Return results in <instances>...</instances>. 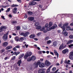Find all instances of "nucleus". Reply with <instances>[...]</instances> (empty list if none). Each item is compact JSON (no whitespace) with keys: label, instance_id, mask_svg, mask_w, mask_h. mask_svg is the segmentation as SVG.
Returning a JSON list of instances; mask_svg holds the SVG:
<instances>
[{"label":"nucleus","instance_id":"nucleus-1","mask_svg":"<svg viewBox=\"0 0 73 73\" xmlns=\"http://www.w3.org/2000/svg\"><path fill=\"white\" fill-rule=\"evenodd\" d=\"M60 28L62 29L63 31L62 32V33L64 34V35L65 36H67L68 33L66 32V30H65V28H64V27H60Z\"/></svg>","mask_w":73,"mask_h":73},{"label":"nucleus","instance_id":"nucleus-2","mask_svg":"<svg viewBox=\"0 0 73 73\" xmlns=\"http://www.w3.org/2000/svg\"><path fill=\"white\" fill-rule=\"evenodd\" d=\"M32 52H27L26 53L25 55L24 56L25 59H27L28 57L32 55Z\"/></svg>","mask_w":73,"mask_h":73},{"label":"nucleus","instance_id":"nucleus-3","mask_svg":"<svg viewBox=\"0 0 73 73\" xmlns=\"http://www.w3.org/2000/svg\"><path fill=\"white\" fill-rule=\"evenodd\" d=\"M40 0H34L33 1L30 2L29 4L30 5H34L36 4V2L34 1H40Z\"/></svg>","mask_w":73,"mask_h":73},{"label":"nucleus","instance_id":"nucleus-4","mask_svg":"<svg viewBox=\"0 0 73 73\" xmlns=\"http://www.w3.org/2000/svg\"><path fill=\"white\" fill-rule=\"evenodd\" d=\"M40 64V61H38L37 63L35 62L33 64V67L35 68H37V67H38V64Z\"/></svg>","mask_w":73,"mask_h":73},{"label":"nucleus","instance_id":"nucleus-5","mask_svg":"<svg viewBox=\"0 0 73 73\" xmlns=\"http://www.w3.org/2000/svg\"><path fill=\"white\" fill-rule=\"evenodd\" d=\"M7 28L5 26H2L0 28V32H3V31H4L5 29H6Z\"/></svg>","mask_w":73,"mask_h":73},{"label":"nucleus","instance_id":"nucleus-6","mask_svg":"<svg viewBox=\"0 0 73 73\" xmlns=\"http://www.w3.org/2000/svg\"><path fill=\"white\" fill-rule=\"evenodd\" d=\"M8 33L5 34L3 36V39L5 41L7 40V38H8Z\"/></svg>","mask_w":73,"mask_h":73},{"label":"nucleus","instance_id":"nucleus-7","mask_svg":"<svg viewBox=\"0 0 73 73\" xmlns=\"http://www.w3.org/2000/svg\"><path fill=\"white\" fill-rule=\"evenodd\" d=\"M69 58L71 60H73V52H71L70 53Z\"/></svg>","mask_w":73,"mask_h":73},{"label":"nucleus","instance_id":"nucleus-8","mask_svg":"<svg viewBox=\"0 0 73 73\" xmlns=\"http://www.w3.org/2000/svg\"><path fill=\"white\" fill-rule=\"evenodd\" d=\"M68 52H69V50L68 49H66L62 51V53L63 54H65L66 53H68Z\"/></svg>","mask_w":73,"mask_h":73},{"label":"nucleus","instance_id":"nucleus-9","mask_svg":"<svg viewBox=\"0 0 73 73\" xmlns=\"http://www.w3.org/2000/svg\"><path fill=\"white\" fill-rule=\"evenodd\" d=\"M45 64L46 66H49V65H50V62H49V61L47 60H46L45 61Z\"/></svg>","mask_w":73,"mask_h":73},{"label":"nucleus","instance_id":"nucleus-10","mask_svg":"<svg viewBox=\"0 0 73 73\" xmlns=\"http://www.w3.org/2000/svg\"><path fill=\"white\" fill-rule=\"evenodd\" d=\"M8 45V43L7 42H5L2 45L3 47H6Z\"/></svg>","mask_w":73,"mask_h":73},{"label":"nucleus","instance_id":"nucleus-11","mask_svg":"<svg viewBox=\"0 0 73 73\" xmlns=\"http://www.w3.org/2000/svg\"><path fill=\"white\" fill-rule=\"evenodd\" d=\"M40 63V64H38L39 65V67L40 68H43L45 66V64H44V63H42L41 64Z\"/></svg>","mask_w":73,"mask_h":73},{"label":"nucleus","instance_id":"nucleus-12","mask_svg":"<svg viewBox=\"0 0 73 73\" xmlns=\"http://www.w3.org/2000/svg\"><path fill=\"white\" fill-rule=\"evenodd\" d=\"M56 28H57V25L56 24H54V26H52L50 28L51 29H54Z\"/></svg>","mask_w":73,"mask_h":73},{"label":"nucleus","instance_id":"nucleus-13","mask_svg":"<svg viewBox=\"0 0 73 73\" xmlns=\"http://www.w3.org/2000/svg\"><path fill=\"white\" fill-rule=\"evenodd\" d=\"M31 58L32 60H33V61H34V60H36V56L33 55L32 56Z\"/></svg>","mask_w":73,"mask_h":73},{"label":"nucleus","instance_id":"nucleus-14","mask_svg":"<svg viewBox=\"0 0 73 73\" xmlns=\"http://www.w3.org/2000/svg\"><path fill=\"white\" fill-rule=\"evenodd\" d=\"M34 18L33 17H30L28 18V19L30 21H33L34 20Z\"/></svg>","mask_w":73,"mask_h":73},{"label":"nucleus","instance_id":"nucleus-15","mask_svg":"<svg viewBox=\"0 0 73 73\" xmlns=\"http://www.w3.org/2000/svg\"><path fill=\"white\" fill-rule=\"evenodd\" d=\"M54 53L56 56H57V58H58L59 56L58 53H57V51H56V50H54Z\"/></svg>","mask_w":73,"mask_h":73},{"label":"nucleus","instance_id":"nucleus-16","mask_svg":"<svg viewBox=\"0 0 73 73\" xmlns=\"http://www.w3.org/2000/svg\"><path fill=\"white\" fill-rule=\"evenodd\" d=\"M15 40L16 41H19V37L16 36L15 38Z\"/></svg>","mask_w":73,"mask_h":73},{"label":"nucleus","instance_id":"nucleus-17","mask_svg":"<svg viewBox=\"0 0 73 73\" xmlns=\"http://www.w3.org/2000/svg\"><path fill=\"white\" fill-rule=\"evenodd\" d=\"M35 37V35H31L29 36V37L30 38H34Z\"/></svg>","mask_w":73,"mask_h":73},{"label":"nucleus","instance_id":"nucleus-18","mask_svg":"<svg viewBox=\"0 0 73 73\" xmlns=\"http://www.w3.org/2000/svg\"><path fill=\"white\" fill-rule=\"evenodd\" d=\"M56 45H57V42H56V41H55L53 42L52 46H56Z\"/></svg>","mask_w":73,"mask_h":73},{"label":"nucleus","instance_id":"nucleus-19","mask_svg":"<svg viewBox=\"0 0 73 73\" xmlns=\"http://www.w3.org/2000/svg\"><path fill=\"white\" fill-rule=\"evenodd\" d=\"M71 28H70V27H67L66 28V30L67 31H69V30H70V31H73V29H71Z\"/></svg>","mask_w":73,"mask_h":73},{"label":"nucleus","instance_id":"nucleus-20","mask_svg":"<svg viewBox=\"0 0 73 73\" xmlns=\"http://www.w3.org/2000/svg\"><path fill=\"white\" fill-rule=\"evenodd\" d=\"M28 35H29V33L27 32L24 33V37H27Z\"/></svg>","mask_w":73,"mask_h":73},{"label":"nucleus","instance_id":"nucleus-21","mask_svg":"<svg viewBox=\"0 0 73 73\" xmlns=\"http://www.w3.org/2000/svg\"><path fill=\"white\" fill-rule=\"evenodd\" d=\"M11 23H12L13 24V25H16V24L17 23V22H16V21H12V20L11 21Z\"/></svg>","mask_w":73,"mask_h":73},{"label":"nucleus","instance_id":"nucleus-22","mask_svg":"<svg viewBox=\"0 0 73 73\" xmlns=\"http://www.w3.org/2000/svg\"><path fill=\"white\" fill-rule=\"evenodd\" d=\"M67 25H68V23H66L65 24L63 25V26H61L60 27H62L63 28L64 27L65 28V27H66L67 26Z\"/></svg>","mask_w":73,"mask_h":73},{"label":"nucleus","instance_id":"nucleus-23","mask_svg":"<svg viewBox=\"0 0 73 73\" xmlns=\"http://www.w3.org/2000/svg\"><path fill=\"white\" fill-rule=\"evenodd\" d=\"M24 56V54H21L20 55H19V59H20V58H21L23 56Z\"/></svg>","mask_w":73,"mask_h":73},{"label":"nucleus","instance_id":"nucleus-24","mask_svg":"<svg viewBox=\"0 0 73 73\" xmlns=\"http://www.w3.org/2000/svg\"><path fill=\"white\" fill-rule=\"evenodd\" d=\"M12 48V47L11 46H9L7 47L6 48V50H8V49H11V48Z\"/></svg>","mask_w":73,"mask_h":73},{"label":"nucleus","instance_id":"nucleus-25","mask_svg":"<svg viewBox=\"0 0 73 73\" xmlns=\"http://www.w3.org/2000/svg\"><path fill=\"white\" fill-rule=\"evenodd\" d=\"M73 42V40H70L69 41L67 42V44H70V43H72V42Z\"/></svg>","mask_w":73,"mask_h":73},{"label":"nucleus","instance_id":"nucleus-26","mask_svg":"<svg viewBox=\"0 0 73 73\" xmlns=\"http://www.w3.org/2000/svg\"><path fill=\"white\" fill-rule=\"evenodd\" d=\"M51 67H52V66H50L48 69V70L46 71L47 73H48L50 72V68H51Z\"/></svg>","mask_w":73,"mask_h":73},{"label":"nucleus","instance_id":"nucleus-27","mask_svg":"<svg viewBox=\"0 0 73 73\" xmlns=\"http://www.w3.org/2000/svg\"><path fill=\"white\" fill-rule=\"evenodd\" d=\"M27 13L29 15H32L33 14V13L31 11H28Z\"/></svg>","mask_w":73,"mask_h":73},{"label":"nucleus","instance_id":"nucleus-28","mask_svg":"<svg viewBox=\"0 0 73 73\" xmlns=\"http://www.w3.org/2000/svg\"><path fill=\"white\" fill-rule=\"evenodd\" d=\"M21 64V60H19L18 62V64H19L18 66H20Z\"/></svg>","mask_w":73,"mask_h":73},{"label":"nucleus","instance_id":"nucleus-29","mask_svg":"<svg viewBox=\"0 0 73 73\" xmlns=\"http://www.w3.org/2000/svg\"><path fill=\"white\" fill-rule=\"evenodd\" d=\"M24 40V38L23 37H21L20 39H19V41L20 42H21Z\"/></svg>","mask_w":73,"mask_h":73},{"label":"nucleus","instance_id":"nucleus-30","mask_svg":"<svg viewBox=\"0 0 73 73\" xmlns=\"http://www.w3.org/2000/svg\"><path fill=\"white\" fill-rule=\"evenodd\" d=\"M68 47L70 48H73V44L69 45H68Z\"/></svg>","mask_w":73,"mask_h":73},{"label":"nucleus","instance_id":"nucleus-31","mask_svg":"<svg viewBox=\"0 0 73 73\" xmlns=\"http://www.w3.org/2000/svg\"><path fill=\"white\" fill-rule=\"evenodd\" d=\"M64 45L63 44H62L61 45H60L59 48V49H62V48H63V45Z\"/></svg>","mask_w":73,"mask_h":73},{"label":"nucleus","instance_id":"nucleus-32","mask_svg":"<svg viewBox=\"0 0 73 73\" xmlns=\"http://www.w3.org/2000/svg\"><path fill=\"white\" fill-rule=\"evenodd\" d=\"M49 38H49V37L47 36L46 37V38H45L44 40H45V41H47V40H48Z\"/></svg>","mask_w":73,"mask_h":73},{"label":"nucleus","instance_id":"nucleus-33","mask_svg":"<svg viewBox=\"0 0 73 73\" xmlns=\"http://www.w3.org/2000/svg\"><path fill=\"white\" fill-rule=\"evenodd\" d=\"M36 29H41V26H39L37 27L36 28Z\"/></svg>","mask_w":73,"mask_h":73},{"label":"nucleus","instance_id":"nucleus-34","mask_svg":"<svg viewBox=\"0 0 73 73\" xmlns=\"http://www.w3.org/2000/svg\"><path fill=\"white\" fill-rule=\"evenodd\" d=\"M17 6H18V5H17L13 4L11 6V7H17Z\"/></svg>","mask_w":73,"mask_h":73},{"label":"nucleus","instance_id":"nucleus-35","mask_svg":"<svg viewBox=\"0 0 73 73\" xmlns=\"http://www.w3.org/2000/svg\"><path fill=\"white\" fill-rule=\"evenodd\" d=\"M8 7V6H4L3 5H1L0 6V8H6V7Z\"/></svg>","mask_w":73,"mask_h":73},{"label":"nucleus","instance_id":"nucleus-36","mask_svg":"<svg viewBox=\"0 0 73 73\" xmlns=\"http://www.w3.org/2000/svg\"><path fill=\"white\" fill-rule=\"evenodd\" d=\"M64 63L66 64H70V63H68V61H67V59H66L64 61Z\"/></svg>","mask_w":73,"mask_h":73},{"label":"nucleus","instance_id":"nucleus-37","mask_svg":"<svg viewBox=\"0 0 73 73\" xmlns=\"http://www.w3.org/2000/svg\"><path fill=\"white\" fill-rule=\"evenodd\" d=\"M35 25L36 26V27H38V25H39V23L38 22L36 23H35Z\"/></svg>","mask_w":73,"mask_h":73},{"label":"nucleus","instance_id":"nucleus-38","mask_svg":"<svg viewBox=\"0 0 73 73\" xmlns=\"http://www.w3.org/2000/svg\"><path fill=\"white\" fill-rule=\"evenodd\" d=\"M27 61H31L32 60V59L31 58H29L27 59Z\"/></svg>","mask_w":73,"mask_h":73},{"label":"nucleus","instance_id":"nucleus-39","mask_svg":"<svg viewBox=\"0 0 73 73\" xmlns=\"http://www.w3.org/2000/svg\"><path fill=\"white\" fill-rule=\"evenodd\" d=\"M10 8H9L7 9V11H6V12H9L10 11Z\"/></svg>","mask_w":73,"mask_h":73},{"label":"nucleus","instance_id":"nucleus-40","mask_svg":"<svg viewBox=\"0 0 73 73\" xmlns=\"http://www.w3.org/2000/svg\"><path fill=\"white\" fill-rule=\"evenodd\" d=\"M53 25L52 22H50L49 23V27H51Z\"/></svg>","mask_w":73,"mask_h":73},{"label":"nucleus","instance_id":"nucleus-41","mask_svg":"<svg viewBox=\"0 0 73 73\" xmlns=\"http://www.w3.org/2000/svg\"><path fill=\"white\" fill-rule=\"evenodd\" d=\"M51 42V40H49L47 41V44H50V43Z\"/></svg>","mask_w":73,"mask_h":73},{"label":"nucleus","instance_id":"nucleus-42","mask_svg":"<svg viewBox=\"0 0 73 73\" xmlns=\"http://www.w3.org/2000/svg\"><path fill=\"white\" fill-rule=\"evenodd\" d=\"M41 35V33H38L37 34V36H40V35Z\"/></svg>","mask_w":73,"mask_h":73},{"label":"nucleus","instance_id":"nucleus-43","mask_svg":"<svg viewBox=\"0 0 73 73\" xmlns=\"http://www.w3.org/2000/svg\"><path fill=\"white\" fill-rule=\"evenodd\" d=\"M9 57H6L4 58V60H8V59H9Z\"/></svg>","mask_w":73,"mask_h":73},{"label":"nucleus","instance_id":"nucleus-44","mask_svg":"<svg viewBox=\"0 0 73 73\" xmlns=\"http://www.w3.org/2000/svg\"><path fill=\"white\" fill-rule=\"evenodd\" d=\"M50 29H50V27H48L47 29V31H50Z\"/></svg>","mask_w":73,"mask_h":73},{"label":"nucleus","instance_id":"nucleus-45","mask_svg":"<svg viewBox=\"0 0 73 73\" xmlns=\"http://www.w3.org/2000/svg\"><path fill=\"white\" fill-rule=\"evenodd\" d=\"M13 50L14 51H16L17 50V49L15 47L13 48Z\"/></svg>","mask_w":73,"mask_h":73},{"label":"nucleus","instance_id":"nucleus-46","mask_svg":"<svg viewBox=\"0 0 73 73\" xmlns=\"http://www.w3.org/2000/svg\"><path fill=\"white\" fill-rule=\"evenodd\" d=\"M38 54H42V51H39L38 52Z\"/></svg>","mask_w":73,"mask_h":73},{"label":"nucleus","instance_id":"nucleus-47","mask_svg":"<svg viewBox=\"0 0 73 73\" xmlns=\"http://www.w3.org/2000/svg\"><path fill=\"white\" fill-rule=\"evenodd\" d=\"M15 56H14L12 58V60H15Z\"/></svg>","mask_w":73,"mask_h":73},{"label":"nucleus","instance_id":"nucleus-48","mask_svg":"<svg viewBox=\"0 0 73 73\" xmlns=\"http://www.w3.org/2000/svg\"><path fill=\"white\" fill-rule=\"evenodd\" d=\"M17 8L15 7L14 8V9H13V10L14 11H17Z\"/></svg>","mask_w":73,"mask_h":73},{"label":"nucleus","instance_id":"nucleus-49","mask_svg":"<svg viewBox=\"0 0 73 73\" xmlns=\"http://www.w3.org/2000/svg\"><path fill=\"white\" fill-rule=\"evenodd\" d=\"M45 30V27H43L40 30V31H43Z\"/></svg>","mask_w":73,"mask_h":73},{"label":"nucleus","instance_id":"nucleus-50","mask_svg":"<svg viewBox=\"0 0 73 73\" xmlns=\"http://www.w3.org/2000/svg\"><path fill=\"white\" fill-rule=\"evenodd\" d=\"M13 13H17V11H16L15 10H13Z\"/></svg>","mask_w":73,"mask_h":73},{"label":"nucleus","instance_id":"nucleus-51","mask_svg":"<svg viewBox=\"0 0 73 73\" xmlns=\"http://www.w3.org/2000/svg\"><path fill=\"white\" fill-rule=\"evenodd\" d=\"M69 38H73V35H70L69 36Z\"/></svg>","mask_w":73,"mask_h":73},{"label":"nucleus","instance_id":"nucleus-52","mask_svg":"<svg viewBox=\"0 0 73 73\" xmlns=\"http://www.w3.org/2000/svg\"><path fill=\"white\" fill-rule=\"evenodd\" d=\"M20 47V46L19 45H17L15 46L16 48H19Z\"/></svg>","mask_w":73,"mask_h":73},{"label":"nucleus","instance_id":"nucleus-53","mask_svg":"<svg viewBox=\"0 0 73 73\" xmlns=\"http://www.w3.org/2000/svg\"><path fill=\"white\" fill-rule=\"evenodd\" d=\"M56 68L54 67L52 68V71H55V70H56Z\"/></svg>","mask_w":73,"mask_h":73},{"label":"nucleus","instance_id":"nucleus-54","mask_svg":"<svg viewBox=\"0 0 73 73\" xmlns=\"http://www.w3.org/2000/svg\"><path fill=\"white\" fill-rule=\"evenodd\" d=\"M48 25H49L47 23L45 25V27L46 28V27H48Z\"/></svg>","mask_w":73,"mask_h":73},{"label":"nucleus","instance_id":"nucleus-55","mask_svg":"<svg viewBox=\"0 0 73 73\" xmlns=\"http://www.w3.org/2000/svg\"><path fill=\"white\" fill-rule=\"evenodd\" d=\"M27 15L26 14H25L24 17L25 18V19H27Z\"/></svg>","mask_w":73,"mask_h":73},{"label":"nucleus","instance_id":"nucleus-56","mask_svg":"<svg viewBox=\"0 0 73 73\" xmlns=\"http://www.w3.org/2000/svg\"><path fill=\"white\" fill-rule=\"evenodd\" d=\"M24 33H21V35H22V36H24Z\"/></svg>","mask_w":73,"mask_h":73},{"label":"nucleus","instance_id":"nucleus-57","mask_svg":"<svg viewBox=\"0 0 73 73\" xmlns=\"http://www.w3.org/2000/svg\"><path fill=\"white\" fill-rule=\"evenodd\" d=\"M56 66H59L60 65V64L58 63H57L56 64Z\"/></svg>","mask_w":73,"mask_h":73},{"label":"nucleus","instance_id":"nucleus-58","mask_svg":"<svg viewBox=\"0 0 73 73\" xmlns=\"http://www.w3.org/2000/svg\"><path fill=\"white\" fill-rule=\"evenodd\" d=\"M20 27L18 26L17 27V30H19L20 29Z\"/></svg>","mask_w":73,"mask_h":73},{"label":"nucleus","instance_id":"nucleus-59","mask_svg":"<svg viewBox=\"0 0 73 73\" xmlns=\"http://www.w3.org/2000/svg\"><path fill=\"white\" fill-rule=\"evenodd\" d=\"M5 51V49H3L2 50H1V53H3Z\"/></svg>","mask_w":73,"mask_h":73},{"label":"nucleus","instance_id":"nucleus-60","mask_svg":"<svg viewBox=\"0 0 73 73\" xmlns=\"http://www.w3.org/2000/svg\"><path fill=\"white\" fill-rule=\"evenodd\" d=\"M1 17L2 18V19H3V20H5V19L4 18V16H1Z\"/></svg>","mask_w":73,"mask_h":73},{"label":"nucleus","instance_id":"nucleus-61","mask_svg":"<svg viewBox=\"0 0 73 73\" xmlns=\"http://www.w3.org/2000/svg\"><path fill=\"white\" fill-rule=\"evenodd\" d=\"M62 23H60V24H59L58 25V26L59 27H61V26H62Z\"/></svg>","mask_w":73,"mask_h":73},{"label":"nucleus","instance_id":"nucleus-62","mask_svg":"<svg viewBox=\"0 0 73 73\" xmlns=\"http://www.w3.org/2000/svg\"><path fill=\"white\" fill-rule=\"evenodd\" d=\"M50 54H52V55H54V53H53V52H50Z\"/></svg>","mask_w":73,"mask_h":73},{"label":"nucleus","instance_id":"nucleus-63","mask_svg":"<svg viewBox=\"0 0 73 73\" xmlns=\"http://www.w3.org/2000/svg\"><path fill=\"white\" fill-rule=\"evenodd\" d=\"M20 52H16V56H17V54H20Z\"/></svg>","mask_w":73,"mask_h":73},{"label":"nucleus","instance_id":"nucleus-64","mask_svg":"<svg viewBox=\"0 0 73 73\" xmlns=\"http://www.w3.org/2000/svg\"><path fill=\"white\" fill-rule=\"evenodd\" d=\"M45 71H42L40 73H45Z\"/></svg>","mask_w":73,"mask_h":73}]
</instances>
